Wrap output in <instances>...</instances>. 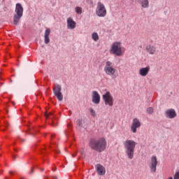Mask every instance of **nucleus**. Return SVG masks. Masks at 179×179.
Wrapping results in <instances>:
<instances>
[{
  "mask_svg": "<svg viewBox=\"0 0 179 179\" xmlns=\"http://www.w3.org/2000/svg\"><path fill=\"white\" fill-rule=\"evenodd\" d=\"M90 148L95 152H104L107 148V141L104 138H92L90 141Z\"/></svg>",
  "mask_w": 179,
  "mask_h": 179,
  "instance_id": "nucleus-1",
  "label": "nucleus"
},
{
  "mask_svg": "<svg viewBox=\"0 0 179 179\" xmlns=\"http://www.w3.org/2000/svg\"><path fill=\"white\" fill-rule=\"evenodd\" d=\"M125 153L127 155L128 159L132 160L135 155V148H136V142L134 140L127 139L124 142Z\"/></svg>",
  "mask_w": 179,
  "mask_h": 179,
  "instance_id": "nucleus-2",
  "label": "nucleus"
},
{
  "mask_svg": "<svg viewBox=\"0 0 179 179\" xmlns=\"http://www.w3.org/2000/svg\"><path fill=\"white\" fill-rule=\"evenodd\" d=\"M23 6L20 4V3H17L15 5V14L13 16V24L15 26L17 25L19 22H20V19H22V17L23 16Z\"/></svg>",
  "mask_w": 179,
  "mask_h": 179,
  "instance_id": "nucleus-3",
  "label": "nucleus"
},
{
  "mask_svg": "<svg viewBox=\"0 0 179 179\" xmlns=\"http://www.w3.org/2000/svg\"><path fill=\"white\" fill-rule=\"evenodd\" d=\"M110 53L117 55V57H121L122 55V47L120 42H115L112 44Z\"/></svg>",
  "mask_w": 179,
  "mask_h": 179,
  "instance_id": "nucleus-4",
  "label": "nucleus"
},
{
  "mask_svg": "<svg viewBox=\"0 0 179 179\" xmlns=\"http://www.w3.org/2000/svg\"><path fill=\"white\" fill-rule=\"evenodd\" d=\"M96 15L99 17H106V16H107V9L106 8V6H104V3L100 1L97 3Z\"/></svg>",
  "mask_w": 179,
  "mask_h": 179,
  "instance_id": "nucleus-5",
  "label": "nucleus"
},
{
  "mask_svg": "<svg viewBox=\"0 0 179 179\" xmlns=\"http://www.w3.org/2000/svg\"><path fill=\"white\" fill-rule=\"evenodd\" d=\"M103 71L106 75H108V76H114V75H115L116 69L113 66V62L108 61L106 62Z\"/></svg>",
  "mask_w": 179,
  "mask_h": 179,
  "instance_id": "nucleus-6",
  "label": "nucleus"
},
{
  "mask_svg": "<svg viewBox=\"0 0 179 179\" xmlns=\"http://www.w3.org/2000/svg\"><path fill=\"white\" fill-rule=\"evenodd\" d=\"M102 97L105 106H108V107H113V106H114V97H113V95H111L110 92H106V94L102 96Z\"/></svg>",
  "mask_w": 179,
  "mask_h": 179,
  "instance_id": "nucleus-7",
  "label": "nucleus"
},
{
  "mask_svg": "<svg viewBox=\"0 0 179 179\" xmlns=\"http://www.w3.org/2000/svg\"><path fill=\"white\" fill-rule=\"evenodd\" d=\"M61 90H62L61 85L56 84L53 88V93L59 101L64 100V95L61 92Z\"/></svg>",
  "mask_w": 179,
  "mask_h": 179,
  "instance_id": "nucleus-8",
  "label": "nucleus"
},
{
  "mask_svg": "<svg viewBox=\"0 0 179 179\" xmlns=\"http://www.w3.org/2000/svg\"><path fill=\"white\" fill-rule=\"evenodd\" d=\"M151 173H156L157 167V157L156 156H152L149 164Z\"/></svg>",
  "mask_w": 179,
  "mask_h": 179,
  "instance_id": "nucleus-9",
  "label": "nucleus"
},
{
  "mask_svg": "<svg viewBox=\"0 0 179 179\" xmlns=\"http://www.w3.org/2000/svg\"><path fill=\"white\" fill-rule=\"evenodd\" d=\"M141 128V122L138 118H134L131 125V131L133 134H136V129Z\"/></svg>",
  "mask_w": 179,
  "mask_h": 179,
  "instance_id": "nucleus-10",
  "label": "nucleus"
},
{
  "mask_svg": "<svg viewBox=\"0 0 179 179\" xmlns=\"http://www.w3.org/2000/svg\"><path fill=\"white\" fill-rule=\"evenodd\" d=\"M96 170L98 176H105L106 175V168L100 164H98L96 165Z\"/></svg>",
  "mask_w": 179,
  "mask_h": 179,
  "instance_id": "nucleus-11",
  "label": "nucleus"
},
{
  "mask_svg": "<svg viewBox=\"0 0 179 179\" xmlns=\"http://www.w3.org/2000/svg\"><path fill=\"white\" fill-rule=\"evenodd\" d=\"M100 94H99V92L97 91H93L92 92V103L94 104H100Z\"/></svg>",
  "mask_w": 179,
  "mask_h": 179,
  "instance_id": "nucleus-12",
  "label": "nucleus"
},
{
  "mask_svg": "<svg viewBox=\"0 0 179 179\" xmlns=\"http://www.w3.org/2000/svg\"><path fill=\"white\" fill-rule=\"evenodd\" d=\"M146 52L150 55H155V54L157 52V49L156 48V46L153 45H149L146 46Z\"/></svg>",
  "mask_w": 179,
  "mask_h": 179,
  "instance_id": "nucleus-13",
  "label": "nucleus"
},
{
  "mask_svg": "<svg viewBox=\"0 0 179 179\" xmlns=\"http://www.w3.org/2000/svg\"><path fill=\"white\" fill-rule=\"evenodd\" d=\"M76 27V22L71 18L67 19V28L70 30H73Z\"/></svg>",
  "mask_w": 179,
  "mask_h": 179,
  "instance_id": "nucleus-14",
  "label": "nucleus"
},
{
  "mask_svg": "<svg viewBox=\"0 0 179 179\" xmlns=\"http://www.w3.org/2000/svg\"><path fill=\"white\" fill-rule=\"evenodd\" d=\"M150 71V66H149L144 68H141L139 70V75L141 76H147Z\"/></svg>",
  "mask_w": 179,
  "mask_h": 179,
  "instance_id": "nucleus-15",
  "label": "nucleus"
},
{
  "mask_svg": "<svg viewBox=\"0 0 179 179\" xmlns=\"http://www.w3.org/2000/svg\"><path fill=\"white\" fill-rule=\"evenodd\" d=\"M51 33V30L50 29H47L45 31V36H44V41L45 44H48L50 43V34Z\"/></svg>",
  "mask_w": 179,
  "mask_h": 179,
  "instance_id": "nucleus-16",
  "label": "nucleus"
},
{
  "mask_svg": "<svg viewBox=\"0 0 179 179\" xmlns=\"http://www.w3.org/2000/svg\"><path fill=\"white\" fill-rule=\"evenodd\" d=\"M165 117L166 118H169V119L176 118V117H177V113H165Z\"/></svg>",
  "mask_w": 179,
  "mask_h": 179,
  "instance_id": "nucleus-17",
  "label": "nucleus"
},
{
  "mask_svg": "<svg viewBox=\"0 0 179 179\" xmlns=\"http://www.w3.org/2000/svg\"><path fill=\"white\" fill-rule=\"evenodd\" d=\"M140 3L142 8H148L149 1L148 0H140Z\"/></svg>",
  "mask_w": 179,
  "mask_h": 179,
  "instance_id": "nucleus-18",
  "label": "nucleus"
},
{
  "mask_svg": "<svg viewBox=\"0 0 179 179\" xmlns=\"http://www.w3.org/2000/svg\"><path fill=\"white\" fill-rule=\"evenodd\" d=\"M92 40H94V41H99V34H97L96 32H94L92 34Z\"/></svg>",
  "mask_w": 179,
  "mask_h": 179,
  "instance_id": "nucleus-19",
  "label": "nucleus"
},
{
  "mask_svg": "<svg viewBox=\"0 0 179 179\" xmlns=\"http://www.w3.org/2000/svg\"><path fill=\"white\" fill-rule=\"evenodd\" d=\"M76 124H77L78 128H85V126H83V121H82L80 120H78L76 121Z\"/></svg>",
  "mask_w": 179,
  "mask_h": 179,
  "instance_id": "nucleus-20",
  "label": "nucleus"
},
{
  "mask_svg": "<svg viewBox=\"0 0 179 179\" xmlns=\"http://www.w3.org/2000/svg\"><path fill=\"white\" fill-rule=\"evenodd\" d=\"M75 10L78 15H82V8L81 7H76Z\"/></svg>",
  "mask_w": 179,
  "mask_h": 179,
  "instance_id": "nucleus-21",
  "label": "nucleus"
},
{
  "mask_svg": "<svg viewBox=\"0 0 179 179\" xmlns=\"http://www.w3.org/2000/svg\"><path fill=\"white\" fill-rule=\"evenodd\" d=\"M173 179H179V171H176L173 175Z\"/></svg>",
  "mask_w": 179,
  "mask_h": 179,
  "instance_id": "nucleus-22",
  "label": "nucleus"
},
{
  "mask_svg": "<svg viewBox=\"0 0 179 179\" xmlns=\"http://www.w3.org/2000/svg\"><path fill=\"white\" fill-rule=\"evenodd\" d=\"M147 113H153V108L150 107L147 109Z\"/></svg>",
  "mask_w": 179,
  "mask_h": 179,
  "instance_id": "nucleus-23",
  "label": "nucleus"
},
{
  "mask_svg": "<svg viewBox=\"0 0 179 179\" xmlns=\"http://www.w3.org/2000/svg\"><path fill=\"white\" fill-rule=\"evenodd\" d=\"M49 115H52V114L48 113H44V117H45V118H48Z\"/></svg>",
  "mask_w": 179,
  "mask_h": 179,
  "instance_id": "nucleus-24",
  "label": "nucleus"
},
{
  "mask_svg": "<svg viewBox=\"0 0 179 179\" xmlns=\"http://www.w3.org/2000/svg\"><path fill=\"white\" fill-rule=\"evenodd\" d=\"M166 113H176V110L174 109H169L166 110Z\"/></svg>",
  "mask_w": 179,
  "mask_h": 179,
  "instance_id": "nucleus-25",
  "label": "nucleus"
},
{
  "mask_svg": "<svg viewBox=\"0 0 179 179\" xmlns=\"http://www.w3.org/2000/svg\"><path fill=\"white\" fill-rule=\"evenodd\" d=\"M76 155H78V152H76V154H73L72 157H76Z\"/></svg>",
  "mask_w": 179,
  "mask_h": 179,
  "instance_id": "nucleus-26",
  "label": "nucleus"
},
{
  "mask_svg": "<svg viewBox=\"0 0 179 179\" xmlns=\"http://www.w3.org/2000/svg\"><path fill=\"white\" fill-rule=\"evenodd\" d=\"M52 179H58V177H57V176H52Z\"/></svg>",
  "mask_w": 179,
  "mask_h": 179,
  "instance_id": "nucleus-27",
  "label": "nucleus"
},
{
  "mask_svg": "<svg viewBox=\"0 0 179 179\" xmlns=\"http://www.w3.org/2000/svg\"><path fill=\"white\" fill-rule=\"evenodd\" d=\"M92 117H96V113H94L92 114Z\"/></svg>",
  "mask_w": 179,
  "mask_h": 179,
  "instance_id": "nucleus-28",
  "label": "nucleus"
},
{
  "mask_svg": "<svg viewBox=\"0 0 179 179\" xmlns=\"http://www.w3.org/2000/svg\"><path fill=\"white\" fill-rule=\"evenodd\" d=\"M31 173H34V169L33 168L31 170Z\"/></svg>",
  "mask_w": 179,
  "mask_h": 179,
  "instance_id": "nucleus-29",
  "label": "nucleus"
},
{
  "mask_svg": "<svg viewBox=\"0 0 179 179\" xmlns=\"http://www.w3.org/2000/svg\"><path fill=\"white\" fill-rule=\"evenodd\" d=\"M90 113H94V111L93 110V109L90 110Z\"/></svg>",
  "mask_w": 179,
  "mask_h": 179,
  "instance_id": "nucleus-30",
  "label": "nucleus"
},
{
  "mask_svg": "<svg viewBox=\"0 0 179 179\" xmlns=\"http://www.w3.org/2000/svg\"><path fill=\"white\" fill-rule=\"evenodd\" d=\"M9 174L12 175V174H13V172L10 171V172H9Z\"/></svg>",
  "mask_w": 179,
  "mask_h": 179,
  "instance_id": "nucleus-31",
  "label": "nucleus"
},
{
  "mask_svg": "<svg viewBox=\"0 0 179 179\" xmlns=\"http://www.w3.org/2000/svg\"><path fill=\"white\" fill-rule=\"evenodd\" d=\"M13 160H16V157H13Z\"/></svg>",
  "mask_w": 179,
  "mask_h": 179,
  "instance_id": "nucleus-32",
  "label": "nucleus"
},
{
  "mask_svg": "<svg viewBox=\"0 0 179 179\" xmlns=\"http://www.w3.org/2000/svg\"><path fill=\"white\" fill-rule=\"evenodd\" d=\"M41 171H44V169H41Z\"/></svg>",
  "mask_w": 179,
  "mask_h": 179,
  "instance_id": "nucleus-33",
  "label": "nucleus"
},
{
  "mask_svg": "<svg viewBox=\"0 0 179 179\" xmlns=\"http://www.w3.org/2000/svg\"><path fill=\"white\" fill-rule=\"evenodd\" d=\"M168 179H173V177H169Z\"/></svg>",
  "mask_w": 179,
  "mask_h": 179,
  "instance_id": "nucleus-34",
  "label": "nucleus"
},
{
  "mask_svg": "<svg viewBox=\"0 0 179 179\" xmlns=\"http://www.w3.org/2000/svg\"><path fill=\"white\" fill-rule=\"evenodd\" d=\"M57 170V169H53V171H55Z\"/></svg>",
  "mask_w": 179,
  "mask_h": 179,
  "instance_id": "nucleus-35",
  "label": "nucleus"
},
{
  "mask_svg": "<svg viewBox=\"0 0 179 179\" xmlns=\"http://www.w3.org/2000/svg\"><path fill=\"white\" fill-rule=\"evenodd\" d=\"M10 82L12 83V80H10Z\"/></svg>",
  "mask_w": 179,
  "mask_h": 179,
  "instance_id": "nucleus-36",
  "label": "nucleus"
}]
</instances>
